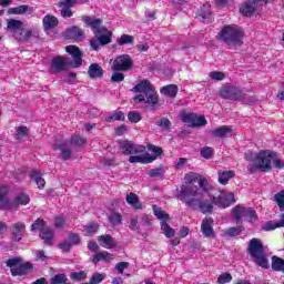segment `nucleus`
Here are the masks:
<instances>
[{
    "label": "nucleus",
    "instance_id": "obj_45",
    "mask_svg": "<svg viewBox=\"0 0 284 284\" xmlns=\"http://www.w3.org/2000/svg\"><path fill=\"white\" fill-rule=\"evenodd\" d=\"M48 226H45V222L41 219H38L33 222V224L31 225V230L32 232H36V230H39L40 233L43 232L44 229H47Z\"/></svg>",
    "mask_w": 284,
    "mask_h": 284
},
{
    "label": "nucleus",
    "instance_id": "obj_3",
    "mask_svg": "<svg viewBox=\"0 0 284 284\" xmlns=\"http://www.w3.org/2000/svg\"><path fill=\"white\" fill-rule=\"evenodd\" d=\"M133 91L135 92L134 101L135 103H146V105H151L154 108L156 103H159V97L154 92V87L148 80H143L138 83Z\"/></svg>",
    "mask_w": 284,
    "mask_h": 284
},
{
    "label": "nucleus",
    "instance_id": "obj_62",
    "mask_svg": "<svg viewBox=\"0 0 284 284\" xmlns=\"http://www.w3.org/2000/svg\"><path fill=\"white\" fill-rule=\"evenodd\" d=\"M23 136H28V129L26 126L17 128V139H23Z\"/></svg>",
    "mask_w": 284,
    "mask_h": 284
},
{
    "label": "nucleus",
    "instance_id": "obj_26",
    "mask_svg": "<svg viewBox=\"0 0 284 284\" xmlns=\"http://www.w3.org/2000/svg\"><path fill=\"white\" fill-rule=\"evenodd\" d=\"M9 189L6 185L0 186V210H10L12 203L8 199Z\"/></svg>",
    "mask_w": 284,
    "mask_h": 284
},
{
    "label": "nucleus",
    "instance_id": "obj_56",
    "mask_svg": "<svg viewBox=\"0 0 284 284\" xmlns=\"http://www.w3.org/2000/svg\"><path fill=\"white\" fill-rule=\"evenodd\" d=\"M231 282H232V274L230 273H222L217 278L219 284H225Z\"/></svg>",
    "mask_w": 284,
    "mask_h": 284
},
{
    "label": "nucleus",
    "instance_id": "obj_43",
    "mask_svg": "<svg viewBox=\"0 0 284 284\" xmlns=\"http://www.w3.org/2000/svg\"><path fill=\"white\" fill-rule=\"evenodd\" d=\"M132 43H134V37L130 36V34H122L118 39L119 45H132Z\"/></svg>",
    "mask_w": 284,
    "mask_h": 284
},
{
    "label": "nucleus",
    "instance_id": "obj_63",
    "mask_svg": "<svg viewBox=\"0 0 284 284\" xmlns=\"http://www.w3.org/2000/svg\"><path fill=\"white\" fill-rule=\"evenodd\" d=\"M59 247L60 250H62V252H70L72 244H70L69 240H65L62 243H60Z\"/></svg>",
    "mask_w": 284,
    "mask_h": 284
},
{
    "label": "nucleus",
    "instance_id": "obj_10",
    "mask_svg": "<svg viewBox=\"0 0 284 284\" xmlns=\"http://www.w3.org/2000/svg\"><path fill=\"white\" fill-rule=\"evenodd\" d=\"M7 265L11 267L12 276H26L32 270V265L29 262L21 264V257L8 260Z\"/></svg>",
    "mask_w": 284,
    "mask_h": 284
},
{
    "label": "nucleus",
    "instance_id": "obj_18",
    "mask_svg": "<svg viewBox=\"0 0 284 284\" xmlns=\"http://www.w3.org/2000/svg\"><path fill=\"white\" fill-rule=\"evenodd\" d=\"M220 97L231 101H240V99H243V93L236 87H224L220 90Z\"/></svg>",
    "mask_w": 284,
    "mask_h": 284
},
{
    "label": "nucleus",
    "instance_id": "obj_16",
    "mask_svg": "<svg viewBox=\"0 0 284 284\" xmlns=\"http://www.w3.org/2000/svg\"><path fill=\"white\" fill-rule=\"evenodd\" d=\"M185 183L184 185H194V182L196 181L200 185V189L197 187V190H200V192L202 194H207V190H210L209 183H207V179L203 178V175L196 174V173H191V174H186L185 175Z\"/></svg>",
    "mask_w": 284,
    "mask_h": 284
},
{
    "label": "nucleus",
    "instance_id": "obj_49",
    "mask_svg": "<svg viewBox=\"0 0 284 284\" xmlns=\"http://www.w3.org/2000/svg\"><path fill=\"white\" fill-rule=\"evenodd\" d=\"M105 280V274L104 273H94L89 283L90 284H99L102 283Z\"/></svg>",
    "mask_w": 284,
    "mask_h": 284
},
{
    "label": "nucleus",
    "instance_id": "obj_36",
    "mask_svg": "<svg viewBox=\"0 0 284 284\" xmlns=\"http://www.w3.org/2000/svg\"><path fill=\"white\" fill-rule=\"evenodd\" d=\"M53 237H54V232L52 231V229L48 226L44 230H42V232L40 233V239H42V241H44L47 245H52Z\"/></svg>",
    "mask_w": 284,
    "mask_h": 284
},
{
    "label": "nucleus",
    "instance_id": "obj_8",
    "mask_svg": "<svg viewBox=\"0 0 284 284\" xmlns=\"http://www.w3.org/2000/svg\"><path fill=\"white\" fill-rule=\"evenodd\" d=\"M148 150L150 153H138L136 155H131L129 158V163H152L153 161H156V159H159L163 152L161 148L152 144L148 146Z\"/></svg>",
    "mask_w": 284,
    "mask_h": 284
},
{
    "label": "nucleus",
    "instance_id": "obj_52",
    "mask_svg": "<svg viewBox=\"0 0 284 284\" xmlns=\"http://www.w3.org/2000/svg\"><path fill=\"white\" fill-rule=\"evenodd\" d=\"M200 154L203 159H212V155L214 154V149L211 146H204L201 149Z\"/></svg>",
    "mask_w": 284,
    "mask_h": 284
},
{
    "label": "nucleus",
    "instance_id": "obj_30",
    "mask_svg": "<svg viewBox=\"0 0 284 284\" xmlns=\"http://www.w3.org/2000/svg\"><path fill=\"white\" fill-rule=\"evenodd\" d=\"M51 68L55 72H63V70L68 68V58H63V57L53 58L51 62Z\"/></svg>",
    "mask_w": 284,
    "mask_h": 284
},
{
    "label": "nucleus",
    "instance_id": "obj_21",
    "mask_svg": "<svg viewBox=\"0 0 284 284\" xmlns=\"http://www.w3.org/2000/svg\"><path fill=\"white\" fill-rule=\"evenodd\" d=\"M95 37L97 39H92L90 41L92 50H99L100 45H108V43H112V34H99Z\"/></svg>",
    "mask_w": 284,
    "mask_h": 284
},
{
    "label": "nucleus",
    "instance_id": "obj_60",
    "mask_svg": "<svg viewBox=\"0 0 284 284\" xmlns=\"http://www.w3.org/2000/svg\"><path fill=\"white\" fill-rule=\"evenodd\" d=\"M125 75L123 73L115 72L111 77V81L113 83H121V81H124Z\"/></svg>",
    "mask_w": 284,
    "mask_h": 284
},
{
    "label": "nucleus",
    "instance_id": "obj_15",
    "mask_svg": "<svg viewBox=\"0 0 284 284\" xmlns=\"http://www.w3.org/2000/svg\"><path fill=\"white\" fill-rule=\"evenodd\" d=\"M213 203L217 207L225 210V207H230V205L236 203V200L234 199L233 192L221 191L219 196H213Z\"/></svg>",
    "mask_w": 284,
    "mask_h": 284
},
{
    "label": "nucleus",
    "instance_id": "obj_6",
    "mask_svg": "<svg viewBox=\"0 0 284 284\" xmlns=\"http://www.w3.org/2000/svg\"><path fill=\"white\" fill-rule=\"evenodd\" d=\"M219 39L226 45H241L243 43V29L236 24L225 26L219 33Z\"/></svg>",
    "mask_w": 284,
    "mask_h": 284
},
{
    "label": "nucleus",
    "instance_id": "obj_39",
    "mask_svg": "<svg viewBox=\"0 0 284 284\" xmlns=\"http://www.w3.org/2000/svg\"><path fill=\"white\" fill-rule=\"evenodd\" d=\"M83 232L85 236H93L99 232V224L95 222H91L88 225L83 226Z\"/></svg>",
    "mask_w": 284,
    "mask_h": 284
},
{
    "label": "nucleus",
    "instance_id": "obj_46",
    "mask_svg": "<svg viewBox=\"0 0 284 284\" xmlns=\"http://www.w3.org/2000/svg\"><path fill=\"white\" fill-rule=\"evenodd\" d=\"M277 227H281V224L278 222H274V221H268L266 222L263 226L262 230L264 232H272L274 230H276Z\"/></svg>",
    "mask_w": 284,
    "mask_h": 284
},
{
    "label": "nucleus",
    "instance_id": "obj_24",
    "mask_svg": "<svg viewBox=\"0 0 284 284\" xmlns=\"http://www.w3.org/2000/svg\"><path fill=\"white\" fill-rule=\"evenodd\" d=\"M257 6H258V0H248L240 8V12L244 17H252V14L256 12Z\"/></svg>",
    "mask_w": 284,
    "mask_h": 284
},
{
    "label": "nucleus",
    "instance_id": "obj_1",
    "mask_svg": "<svg viewBox=\"0 0 284 284\" xmlns=\"http://www.w3.org/2000/svg\"><path fill=\"white\" fill-rule=\"evenodd\" d=\"M179 199L191 210H199L202 214H212L214 210V201L205 199V194L196 185H183Z\"/></svg>",
    "mask_w": 284,
    "mask_h": 284
},
{
    "label": "nucleus",
    "instance_id": "obj_64",
    "mask_svg": "<svg viewBox=\"0 0 284 284\" xmlns=\"http://www.w3.org/2000/svg\"><path fill=\"white\" fill-rule=\"evenodd\" d=\"M54 225L55 227H63L65 225V217H63V215L57 216L54 221Z\"/></svg>",
    "mask_w": 284,
    "mask_h": 284
},
{
    "label": "nucleus",
    "instance_id": "obj_42",
    "mask_svg": "<svg viewBox=\"0 0 284 284\" xmlns=\"http://www.w3.org/2000/svg\"><path fill=\"white\" fill-rule=\"evenodd\" d=\"M28 10H30V7L28 4H21L16 8H10L8 10V12H9V14H26V12H28Z\"/></svg>",
    "mask_w": 284,
    "mask_h": 284
},
{
    "label": "nucleus",
    "instance_id": "obj_61",
    "mask_svg": "<svg viewBox=\"0 0 284 284\" xmlns=\"http://www.w3.org/2000/svg\"><path fill=\"white\" fill-rule=\"evenodd\" d=\"M128 267H130V263L128 262H120L115 265V270L119 274H123L124 270H128Z\"/></svg>",
    "mask_w": 284,
    "mask_h": 284
},
{
    "label": "nucleus",
    "instance_id": "obj_14",
    "mask_svg": "<svg viewBox=\"0 0 284 284\" xmlns=\"http://www.w3.org/2000/svg\"><path fill=\"white\" fill-rule=\"evenodd\" d=\"M181 121L186 123L189 128H203V125H207V120H205L204 115H196L194 113H181Z\"/></svg>",
    "mask_w": 284,
    "mask_h": 284
},
{
    "label": "nucleus",
    "instance_id": "obj_33",
    "mask_svg": "<svg viewBox=\"0 0 284 284\" xmlns=\"http://www.w3.org/2000/svg\"><path fill=\"white\" fill-rule=\"evenodd\" d=\"M161 94H164V97H169L170 99H174L176 94H179V87L176 84H169L166 87H163L160 90Z\"/></svg>",
    "mask_w": 284,
    "mask_h": 284
},
{
    "label": "nucleus",
    "instance_id": "obj_35",
    "mask_svg": "<svg viewBox=\"0 0 284 284\" xmlns=\"http://www.w3.org/2000/svg\"><path fill=\"white\" fill-rule=\"evenodd\" d=\"M32 181H34L36 185H38L39 190H43L45 187V180L41 172L34 170L30 173Z\"/></svg>",
    "mask_w": 284,
    "mask_h": 284
},
{
    "label": "nucleus",
    "instance_id": "obj_32",
    "mask_svg": "<svg viewBox=\"0 0 284 284\" xmlns=\"http://www.w3.org/2000/svg\"><path fill=\"white\" fill-rule=\"evenodd\" d=\"M13 241H21L23 234H26V224L18 222L13 225Z\"/></svg>",
    "mask_w": 284,
    "mask_h": 284
},
{
    "label": "nucleus",
    "instance_id": "obj_7",
    "mask_svg": "<svg viewBox=\"0 0 284 284\" xmlns=\"http://www.w3.org/2000/svg\"><path fill=\"white\" fill-rule=\"evenodd\" d=\"M88 141V139H85V136L80 135V134H74L71 138L70 143L64 142H57L53 148L54 150H59L60 154L62 155V158L64 160L70 159V156H72V152L70 151V145H74L75 148H81V145H85V142Z\"/></svg>",
    "mask_w": 284,
    "mask_h": 284
},
{
    "label": "nucleus",
    "instance_id": "obj_19",
    "mask_svg": "<svg viewBox=\"0 0 284 284\" xmlns=\"http://www.w3.org/2000/svg\"><path fill=\"white\" fill-rule=\"evenodd\" d=\"M201 232L205 239H216L214 233V219L204 217L201 224Z\"/></svg>",
    "mask_w": 284,
    "mask_h": 284
},
{
    "label": "nucleus",
    "instance_id": "obj_34",
    "mask_svg": "<svg viewBox=\"0 0 284 284\" xmlns=\"http://www.w3.org/2000/svg\"><path fill=\"white\" fill-rule=\"evenodd\" d=\"M89 77L91 79H101V77H103V68L98 63H92L89 67Z\"/></svg>",
    "mask_w": 284,
    "mask_h": 284
},
{
    "label": "nucleus",
    "instance_id": "obj_53",
    "mask_svg": "<svg viewBox=\"0 0 284 284\" xmlns=\"http://www.w3.org/2000/svg\"><path fill=\"white\" fill-rule=\"evenodd\" d=\"M274 201L281 210H284V190L275 194Z\"/></svg>",
    "mask_w": 284,
    "mask_h": 284
},
{
    "label": "nucleus",
    "instance_id": "obj_28",
    "mask_svg": "<svg viewBox=\"0 0 284 284\" xmlns=\"http://www.w3.org/2000/svg\"><path fill=\"white\" fill-rule=\"evenodd\" d=\"M98 243L101 245V247H104V250H113V247L116 246L114 237L108 234L99 236Z\"/></svg>",
    "mask_w": 284,
    "mask_h": 284
},
{
    "label": "nucleus",
    "instance_id": "obj_9",
    "mask_svg": "<svg viewBox=\"0 0 284 284\" xmlns=\"http://www.w3.org/2000/svg\"><path fill=\"white\" fill-rule=\"evenodd\" d=\"M152 207L154 216L161 221L162 233L164 236H166V239H172L176 234V231H174V229H172L171 225L166 223V221L170 220V214L165 213V211L156 205H153Z\"/></svg>",
    "mask_w": 284,
    "mask_h": 284
},
{
    "label": "nucleus",
    "instance_id": "obj_23",
    "mask_svg": "<svg viewBox=\"0 0 284 284\" xmlns=\"http://www.w3.org/2000/svg\"><path fill=\"white\" fill-rule=\"evenodd\" d=\"M65 51L71 54L74 64L73 68H79V65H81V63H83V60L81 59V57H83V54L81 53V50H79V48L77 45H68L65 47Z\"/></svg>",
    "mask_w": 284,
    "mask_h": 284
},
{
    "label": "nucleus",
    "instance_id": "obj_44",
    "mask_svg": "<svg viewBox=\"0 0 284 284\" xmlns=\"http://www.w3.org/2000/svg\"><path fill=\"white\" fill-rule=\"evenodd\" d=\"M125 120V114L121 111H114L113 113L109 114L106 116V121L112 122V121H124Z\"/></svg>",
    "mask_w": 284,
    "mask_h": 284
},
{
    "label": "nucleus",
    "instance_id": "obj_40",
    "mask_svg": "<svg viewBox=\"0 0 284 284\" xmlns=\"http://www.w3.org/2000/svg\"><path fill=\"white\" fill-rule=\"evenodd\" d=\"M272 270H274L275 272H284V260L278 256H273Z\"/></svg>",
    "mask_w": 284,
    "mask_h": 284
},
{
    "label": "nucleus",
    "instance_id": "obj_20",
    "mask_svg": "<svg viewBox=\"0 0 284 284\" xmlns=\"http://www.w3.org/2000/svg\"><path fill=\"white\" fill-rule=\"evenodd\" d=\"M77 3H83V0H62L59 2V7L61 9V17L64 19L72 17V10L70 8H74Z\"/></svg>",
    "mask_w": 284,
    "mask_h": 284
},
{
    "label": "nucleus",
    "instance_id": "obj_54",
    "mask_svg": "<svg viewBox=\"0 0 284 284\" xmlns=\"http://www.w3.org/2000/svg\"><path fill=\"white\" fill-rule=\"evenodd\" d=\"M123 220V217L121 216V214L119 213H112L109 216V221L112 225H121V221Z\"/></svg>",
    "mask_w": 284,
    "mask_h": 284
},
{
    "label": "nucleus",
    "instance_id": "obj_38",
    "mask_svg": "<svg viewBox=\"0 0 284 284\" xmlns=\"http://www.w3.org/2000/svg\"><path fill=\"white\" fill-rule=\"evenodd\" d=\"M126 203L131 205V207H134V210H141V202L135 193H130L126 195Z\"/></svg>",
    "mask_w": 284,
    "mask_h": 284
},
{
    "label": "nucleus",
    "instance_id": "obj_51",
    "mask_svg": "<svg viewBox=\"0 0 284 284\" xmlns=\"http://www.w3.org/2000/svg\"><path fill=\"white\" fill-rule=\"evenodd\" d=\"M163 174H165V170L163 169V166L151 169L149 171V176H151L152 179H156L158 176H163Z\"/></svg>",
    "mask_w": 284,
    "mask_h": 284
},
{
    "label": "nucleus",
    "instance_id": "obj_47",
    "mask_svg": "<svg viewBox=\"0 0 284 284\" xmlns=\"http://www.w3.org/2000/svg\"><path fill=\"white\" fill-rule=\"evenodd\" d=\"M68 283V277L65 274H57L53 277H51L50 284H65Z\"/></svg>",
    "mask_w": 284,
    "mask_h": 284
},
{
    "label": "nucleus",
    "instance_id": "obj_27",
    "mask_svg": "<svg viewBox=\"0 0 284 284\" xmlns=\"http://www.w3.org/2000/svg\"><path fill=\"white\" fill-rule=\"evenodd\" d=\"M84 32L79 27H71L64 33L65 39H73L74 41H82Z\"/></svg>",
    "mask_w": 284,
    "mask_h": 284
},
{
    "label": "nucleus",
    "instance_id": "obj_55",
    "mask_svg": "<svg viewBox=\"0 0 284 284\" xmlns=\"http://www.w3.org/2000/svg\"><path fill=\"white\" fill-rule=\"evenodd\" d=\"M128 119L131 123H139V121H141V113L136 111H131L128 114Z\"/></svg>",
    "mask_w": 284,
    "mask_h": 284
},
{
    "label": "nucleus",
    "instance_id": "obj_37",
    "mask_svg": "<svg viewBox=\"0 0 284 284\" xmlns=\"http://www.w3.org/2000/svg\"><path fill=\"white\" fill-rule=\"evenodd\" d=\"M42 22L44 30H52V28H57V26H59V20L53 16H45Z\"/></svg>",
    "mask_w": 284,
    "mask_h": 284
},
{
    "label": "nucleus",
    "instance_id": "obj_50",
    "mask_svg": "<svg viewBox=\"0 0 284 284\" xmlns=\"http://www.w3.org/2000/svg\"><path fill=\"white\" fill-rule=\"evenodd\" d=\"M243 232L241 226L230 227L224 232V236H239Z\"/></svg>",
    "mask_w": 284,
    "mask_h": 284
},
{
    "label": "nucleus",
    "instance_id": "obj_57",
    "mask_svg": "<svg viewBox=\"0 0 284 284\" xmlns=\"http://www.w3.org/2000/svg\"><path fill=\"white\" fill-rule=\"evenodd\" d=\"M210 79H212V81H223V79H225V73L221 71H213L210 73Z\"/></svg>",
    "mask_w": 284,
    "mask_h": 284
},
{
    "label": "nucleus",
    "instance_id": "obj_58",
    "mask_svg": "<svg viewBox=\"0 0 284 284\" xmlns=\"http://www.w3.org/2000/svg\"><path fill=\"white\" fill-rule=\"evenodd\" d=\"M69 243L72 245H79L81 243V237L77 233L69 234Z\"/></svg>",
    "mask_w": 284,
    "mask_h": 284
},
{
    "label": "nucleus",
    "instance_id": "obj_31",
    "mask_svg": "<svg viewBox=\"0 0 284 284\" xmlns=\"http://www.w3.org/2000/svg\"><path fill=\"white\" fill-rule=\"evenodd\" d=\"M113 260H114V255H112L108 251H102L93 255L92 263L97 265V263H100V261H103L104 263H110V261H113Z\"/></svg>",
    "mask_w": 284,
    "mask_h": 284
},
{
    "label": "nucleus",
    "instance_id": "obj_25",
    "mask_svg": "<svg viewBox=\"0 0 284 284\" xmlns=\"http://www.w3.org/2000/svg\"><path fill=\"white\" fill-rule=\"evenodd\" d=\"M212 136L215 139H225L227 136H234V129L232 126H220L212 131Z\"/></svg>",
    "mask_w": 284,
    "mask_h": 284
},
{
    "label": "nucleus",
    "instance_id": "obj_17",
    "mask_svg": "<svg viewBox=\"0 0 284 284\" xmlns=\"http://www.w3.org/2000/svg\"><path fill=\"white\" fill-rule=\"evenodd\" d=\"M120 150L122 154L130 156L132 154H143L145 152V145L134 144L131 141H122L120 142Z\"/></svg>",
    "mask_w": 284,
    "mask_h": 284
},
{
    "label": "nucleus",
    "instance_id": "obj_11",
    "mask_svg": "<svg viewBox=\"0 0 284 284\" xmlns=\"http://www.w3.org/2000/svg\"><path fill=\"white\" fill-rule=\"evenodd\" d=\"M82 21H84L87 28H91L95 37H99V34H112V32H110L105 27H102V19L84 16L82 17Z\"/></svg>",
    "mask_w": 284,
    "mask_h": 284
},
{
    "label": "nucleus",
    "instance_id": "obj_59",
    "mask_svg": "<svg viewBox=\"0 0 284 284\" xmlns=\"http://www.w3.org/2000/svg\"><path fill=\"white\" fill-rule=\"evenodd\" d=\"M159 128H162L163 130H170V120L168 118H162L160 121L155 122Z\"/></svg>",
    "mask_w": 284,
    "mask_h": 284
},
{
    "label": "nucleus",
    "instance_id": "obj_5",
    "mask_svg": "<svg viewBox=\"0 0 284 284\" xmlns=\"http://www.w3.org/2000/svg\"><path fill=\"white\" fill-rule=\"evenodd\" d=\"M247 252L252 258V261L263 267V270H267L270 267V261L265 255V251L263 250V243L258 239H252L248 243Z\"/></svg>",
    "mask_w": 284,
    "mask_h": 284
},
{
    "label": "nucleus",
    "instance_id": "obj_13",
    "mask_svg": "<svg viewBox=\"0 0 284 284\" xmlns=\"http://www.w3.org/2000/svg\"><path fill=\"white\" fill-rule=\"evenodd\" d=\"M233 219L235 221H256V211L252 209H246L244 206L237 205L232 209Z\"/></svg>",
    "mask_w": 284,
    "mask_h": 284
},
{
    "label": "nucleus",
    "instance_id": "obj_41",
    "mask_svg": "<svg viewBox=\"0 0 284 284\" xmlns=\"http://www.w3.org/2000/svg\"><path fill=\"white\" fill-rule=\"evenodd\" d=\"M14 205H28L30 203V195L26 193H20L13 200Z\"/></svg>",
    "mask_w": 284,
    "mask_h": 284
},
{
    "label": "nucleus",
    "instance_id": "obj_2",
    "mask_svg": "<svg viewBox=\"0 0 284 284\" xmlns=\"http://www.w3.org/2000/svg\"><path fill=\"white\" fill-rule=\"evenodd\" d=\"M245 159L246 161L255 163L258 170H272V165L273 168H276V170H283L284 168L283 160L278 159L276 152L271 150L260 151L258 153L247 151L245 153Z\"/></svg>",
    "mask_w": 284,
    "mask_h": 284
},
{
    "label": "nucleus",
    "instance_id": "obj_29",
    "mask_svg": "<svg viewBox=\"0 0 284 284\" xmlns=\"http://www.w3.org/2000/svg\"><path fill=\"white\" fill-rule=\"evenodd\" d=\"M234 176H236L234 171H217V181L221 185H227V183H230L231 179H234Z\"/></svg>",
    "mask_w": 284,
    "mask_h": 284
},
{
    "label": "nucleus",
    "instance_id": "obj_22",
    "mask_svg": "<svg viewBox=\"0 0 284 284\" xmlns=\"http://www.w3.org/2000/svg\"><path fill=\"white\" fill-rule=\"evenodd\" d=\"M197 19L202 21V23H212L214 17L212 16V9L210 3H204L203 7L201 8Z\"/></svg>",
    "mask_w": 284,
    "mask_h": 284
},
{
    "label": "nucleus",
    "instance_id": "obj_12",
    "mask_svg": "<svg viewBox=\"0 0 284 284\" xmlns=\"http://www.w3.org/2000/svg\"><path fill=\"white\" fill-rule=\"evenodd\" d=\"M132 58L128 54H122L113 60L111 69L114 72H128V70H132Z\"/></svg>",
    "mask_w": 284,
    "mask_h": 284
},
{
    "label": "nucleus",
    "instance_id": "obj_4",
    "mask_svg": "<svg viewBox=\"0 0 284 284\" xmlns=\"http://www.w3.org/2000/svg\"><path fill=\"white\" fill-rule=\"evenodd\" d=\"M7 29L11 32L13 39L16 41H20L21 43L28 41L31 37H37V31L31 28L26 29L23 21L10 19L8 20Z\"/></svg>",
    "mask_w": 284,
    "mask_h": 284
},
{
    "label": "nucleus",
    "instance_id": "obj_48",
    "mask_svg": "<svg viewBox=\"0 0 284 284\" xmlns=\"http://www.w3.org/2000/svg\"><path fill=\"white\" fill-rule=\"evenodd\" d=\"M88 273L84 271L73 272L70 274L71 281H85Z\"/></svg>",
    "mask_w": 284,
    "mask_h": 284
}]
</instances>
